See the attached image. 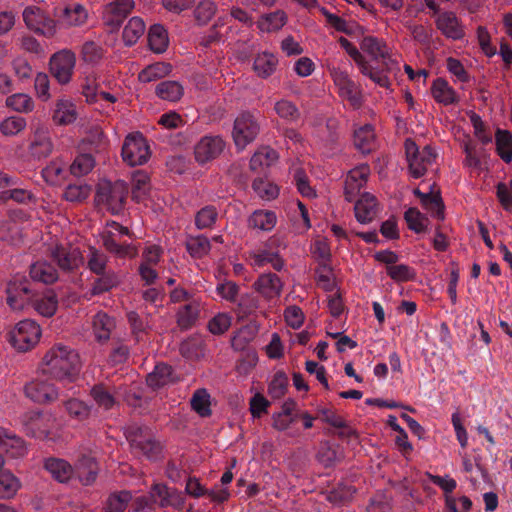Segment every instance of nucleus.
Instances as JSON below:
<instances>
[{
	"label": "nucleus",
	"mask_w": 512,
	"mask_h": 512,
	"mask_svg": "<svg viewBox=\"0 0 512 512\" xmlns=\"http://www.w3.org/2000/svg\"><path fill=\"white\" fill-rule=\"evenodd\" d=\"M81 359L72 347L57 343L50 347L38 364V371L60 382H73L81 370Z\"/></svg>",
	"instance_id": "1"
},
{
	"label": "nucleus",
	"mask_w": 512,
	"mask_h": 512,
	"mask_svg": "<svg viewBox=\"0 0 512 512\" xmlns=\"http://www.w3.org/2000/svg\"><path fill=\"white\" fill-rule=\"evenodd\" d=\"M42 335L39 324L34 320L19 321L8 333V341L19 352H27L34 348Z\"/></svg>",
	"instance_id": "2"
},
{
	"label": "nucleus",
	"mask_w": 512,
	"mask_h": 512,
	"mask_svg": "<svg viewBox=\"0 0 512 512\" xmlns=\"http://www.w3.org/2000/svg\"><path fill=\"white\" fill-rule=\"evenodd\" d=\"M128 187L122 180L114 183L102 181L98 185L96 193V202L103 205L112 214H118L124 206Z\"/></svg>",
	"instance_id": "3"
},
{
	"label": "nucleus",
	"mask_w": 512,
	"mask_h": 512,
	"mask_svg": "<svg viewBox=\"0 0 512 512\" xmlns=\"http://www.w3.org/2000/svg\"><path fill=\"white\" fill-rule=\"evenodd\" d=\"M405 150L409 172L413 178L422 177L435 163L437 157V153L431 146L426 145L419 150L412 140H406Z\"/></svg>",
	"instance_id": "4"
},
{
	"label": "nucleus",
	"mask_w": 512,
	"mask_h": 512,
	"mask_svg": "<svg viewBox=\"0 0 512 512\" xmlns=\"http://www.w3.org/2000/svg\"><path fill=\"white\" fill-rule=\"evenodd\" d=\"M129 235L128 228L115 221L107 222L106 227L101 232L102 245L107 251L120 258L134 257L137 249L130 244H120L121 236Z\"/></svg>",
	"instance_id": "5"
},
{
	"label": "nucleus",
	"mask_w": 512,
	"mask_h": 512,
	"mask_svg": "<svg viewBox=\"0 0 512 512\" xmlns=\"http://www.w3.org/2000/svg\"><path fill=\"white\" fill-rule=\"evenodd\" d=\"M260 132L257 117L250 112L240 113L234 120L232 138L238 150H244Z\"/></svg>",
	"instance_id": "6"
},
{
	"label": "nucleus",
	"mask_w": 512,
	"mask_h": 512,
	"mask_svg": "<svg viewBox=\"0 0 512 512\" xmlns=\"http://www.w3.org/2000/svg\"><path fill=\"white\" fill-rule=\"evenodd\" d=\"M360 48L372 59L381 61L383 66L381 71L386 76L387 73H392L399 70V61L397 57L392 54L390 48L382 40L373 36H366L362 39Z\"/></svg>",
	"instance_id": "7"
},
{
	"label": "nucleus",
	"mask_w": 512,
	"mask_h": 512,
	"mask_svg": "<svg viewBox=\"0 0 512 512\" xmlns=\"http://www.w3.org/2000/svg\"><path fill=\"white\" fill-rule=\"evenodd\" d=\"M339 43L341 47L347 52V54L357 64L360 72L369 77L375 84L380 87L388 88L390 86V80L382 71L374 68L370 62L363 56V54L350 43L346 38L340 37Z\"/></svg>",
	"instance_id": "8"
},
{
	"label": "nucleus",
	"mask_w": 512,
	"mask_h": 512,
	"mask_svg": "<svg viewBox=\"0 0 512 512\" xmlns=\"http://www.w3.org/2000/svg\"><path fill=\"white\" fill-rule=\"evenodd\" d=\"M49 253L63 271H73L84 263V257L78 247L66 242H56L49 245Z\"/></svg>",
	"instance_id": "9"
},
{
	"label": "nucleus",
	"mask_w": 512,
	"mask_h": 512,
	"mask_svg": "<svg viewBox=\"0 0 512 512\" xmlns=\"http://www.w3.org/2000/svg\"><path fill=\"white\" fill-rule=\"evenodd\" d=\"M122 158L130 166L145 164L150 157L149 146L139 132L129 134L122 146Z\"/></svg>",
	"instance_id": "10"
},
{
	"label": "nucleus",
	"mask_w": 512,
	"mask_h": 512,
	"mask_svg": "<svg viewBox=\"0 0 512 512\" xmlns=\"http://www.w3.org/2000/svg\"><path fill=\"white\" fill-rule=\"evenodd\" d=\"M50 72L61 85L68 84L73 76L76 55L69 49H62L54 53L50 58Z\"/></svg>",
	"instance_id": "11"
},
{
	"label": "nucleus",
	"mask_w": 512,
	"mask_h": 512,
	"mask_svg": "<svg viewBox=\"0 0 512 512\" xmlns=\"http://www.w3.org/2000/svg\"><path fill=\"white\" fill-rule=\"evenodd\" d=\"M22 16L26 26L35 33L46 37H52L57 33L56 21L37 6H27Z\"/></svg>",
	"instance_id": "12"
},
{
	"label": "nucleus",
	"mask_w": 512,
	"mask_h": 512,
	"mask_svg": "<svg viewBox=\"0 0 512 512\" xmlns=\"http://www.w3.org/2000/svg\"><path fill=\"white\" fill-rule=\"evenodd\" d=\"M126 437L133 449L138 450L149 459H156L161 453L160 445L152 439L146 428L129 427Z\"/></svg>",
	"instance_id": "13"
},
{
	"label": "nucleus",
	"mask_w": 512,
	"mask_h": 512,
	"mask_svg": "<svg viewBox=\"0 0 512 512\" xmlns=\"http://www.w3.org/2000/svg\"><path fill=\"white\" fill-rule=\"evenodd\" d=\"M27 398L37 404H50L59 397V389L48 380L34 379L24 386Z\"/></svg>",
	"instance_id": "14"
},
{
	"label": "nucleus",
	"mask_w": 512,
	"mask_h": 512,
	"mask_svg": "<svg viewBox=\"0 0 512 512\" xmlns=\"http://www.w3.org/2000/svg\"><path fill=\"white\" fill-rule=\"evenodd\" d=\"M329 72L338 89L339 96L348 100L354 107H358L361 103V93L347 72L336 66L330 67Z\"/></svg>",
	"instance_id": "15"
},
{
	"label": "nucleus",
	"mask_w": 512,
	"mask_h": 512,
	"mask_svg": "<svg viewBox=\"0 0 512 512\" xmlns=\"http://www.w3.org/2000/svg\"><path fill=\"white\" fill-rule=\"evenodd\" d=\"M7 304L14 311H21L31 304L33 292L29 289L27 281L12 280L7 286Z\"/></svg>",
	"instance_id": "16"
},
{
	"label": "nucleus",
	"mask_w": 512,
	"mask_h": 512,
	"mask_svg": "<svg viewBox=\"0 0 512 512\" xmlns=\"http://www.w3.org/2000/svg\"><path fill=\"white\" fill-rule=\"evenodd\" d=\"M225 148V142L220 136H203L195 145L194 154L198 163L204 164L219 156Z\"/></svg>",
	"instance_id": "17"
},
{
	"label": "nucleus",
	"mask_w": 512,
	"mask_h": 512,
	"mask_svg": "<svg viewBox=\"0 0 512 512\" xmlns=\"http://www.w3.org/2000/svg\"><path fill=\"white\" fill-rule=\"evenodd\" d=\"M52 420L51 415H45L40 411H30L22 417L27 434L40 439L48 437Z\"/></svg>",
	"instance_id": "18"
},
{
	"label": "nucleus",
	"mask_w": 512,
	"mask_h": 512,
	"mask_svg": "<svg viewBox=\"0 0 512 512\" xmlns=\"http://www.w3.org/2000/svg\"><path fill=\"white\" fill-rule=\"evenodd\" d=\"M52 150L53 143L48 128L43 125H39L33 130V134L28 145V152L30 156L35 159H41L49 156Z\"/></svg>",
	"instance_id": "19"
},
{
	"label": "nucleus",
	"mask_w": 512,
	"mask_h": 512,
	"mask_svg": "<svg viewBox=\"0 0 512 512\" xmlns=\"http://www.w3.org/2000/svg\"><path fill=\"white\" fill-rule=\"evenodd\" d=\"M150 495L161 507H172L176 510H181L185 504V497L182 492L163 484L154 485Z\"/></svg>",
	"instance_id": "20"
},
{
	"label": "nucleus",
	"mask_w": 512,
	"mask_h": 512,
	"mask_svg": "<svg viewBox=\"0 0 512 512\" xmlns=\"http://www.w3.org/2000/svg\"><path fill=\"white\" fill-rule=\"evenodd\" d=\"M88 20L86 8L78 3H72L63 8L57 15V28L81 27Z\"/></svg>",
	"instance_id": "21"
},
{
	"label": "nucleus",
	"mask_w": 512,
	"mask_h": 512,
	"mask_svg": "<svg viewBox=\"0 0 512 512\" xmlns=\"http://www.w3.org/2000/svg\"><path fill=\"white\" fill-rule=\"evenodd\" d=\"M370 168L366 164L357 166L349 171L345 179V196L348 201H353L367 183Z\"/></svg>",
	"instance_id": "22"
},
{
	"label": "nucleus",
	"mask_w": 512,
	"mask_h": 512,
	"mask_svg": "<svg viewBox=\"0 0 512 512\" xmlns=\"http://www.w3.org/2000/svg\"><path fill=\"white\" fill-rule=\"evenodd\" d=\"M133 7V0H115L105 5L103 8V20L105 24L112 28L119 27Z\"/></svg>",
	"instance_id": "23"
},
{
	"label": "nucleus",
	"mask_w": 512,
	"mask_h": 512,
	"mask_svg": "<svg viewBox=\"0 0 512 512\" xmlns=\"http://www.w3.org/2000/svg\"><path fill=\"white\" fill-rule=\"evenodd\" d=\"M435 23L441 33L449 39L460 40L465 35L464 26L453 12L439 13Z\"/></svg>",
	"instance_id": "24"
},
{
	"label": "nucleus",
	"mask_w": 512,
	"mask_h": 512,
	"mask_svg": "<svg viewBox=\"0 0 512 512\" xmlns=\"http://www.w3.org/2000/svg\"><path fill=\"white\" fill-rule=\"evenodd\" d=\"M254 288L264 299L274 300L280 297L283 282L276 274L264 273L258 277Z\"/></svg>",
	"instance_id": "25"
},
{
	"label": "nucleus",
	"mask_w": 512,
	"mask_h": 512,
	"mask_svg": "<svg viewBox=\"0 0 512 512\" xmlns=\"http://www.w3.org/2000/svg\"><path fill=\"white\" fill-rule=\"evenodd\" d=\"M0 450L11 458H21L27 453V446L23 439L11 431L0 427Z\"/></svg>",
	"instance_id": "26"
},
{
	"label": "nucleus",
	"mask_w": 512,
	"mask_h": 512,
	"mask_svg": "<svg viewBox=\"0 0 512 512\" xmlns=\"http://www.w3.org/2000/svg\"><path fill=\"white\" fill-rule=\"evenodd\" d=\"M354 211L358 222L362 224L372 222L377 215L376 198L369 193L362 194L355 203Z\"/></svg>",
	"instance_id": "27"
},
{
	"label": "nucleus",
	"mask_w": 512,
	"mask_h": 512,
	"mask_svg": "<svg viewBox=\"0 0 512 512\" xmlns=\"http://www.w3.org/2000/svg\"><path fill=\"white\" fill-rule=\"evenodd\" d=\"M31 304L35 311L44 317L53 316L58 308V298L52 290L33 294Z\"/></svg>",
	"instance_id": "28"
},
{
	"label": "nucleus",
	"mask_w": 512,
	"mask_h": 512,
	"mask_svg": "<svg viewBox=\"0 0 512 512\" xmlns=\"http://www.w3.org/2000/svg\"><path fill=\"white\" fill-rule=\"evenodd\" d=\"M431 94L437 103L448 106L458 102L456 91L443 78H437L431 85Z\"/></svg>",
	"instance_id": "29"
},
{
	"label": "nucleus",
	"mask_w": 512,
	"mask_h": 512,
	"mask_svg": "<svg viewBox=\"0 0 512 512\" xmlns=\"http://www.w3.org/2000/svg\"><path fill=\"white\" fill-rule=\"evenodd\" d=\"M278 57L268 51L257 53L253 61V70L257 76L268 78L278 67Z\"/></svg>",
	"instance_id": "30"
},
{
	"label": "nucleus",
	"mask_w": 512,
	"mask_h": 512,
	"mask_svg": "<svg viewBox=\"0 0 512 512\" xmlns=\"http://www.w3.org/2000/svg\"><path fill=\"white\" fill-rule=\"evenodd\" d=\"M52 119L58 125L73 123L77 119L75 103L70 99H59L55 104Z\"/></svg>",
	"instance_id": "31"
},
{
	"label": "nucleus",
	"mask_w": 512,
	"mask_h": 512,
	"mask_svg": "<svg viewBox=\"0 0 512 512\" xmlns=\"http://www.w3.org/2000/svg\"><path fill=\"white\" fill-rule=\"evenodd\" d=\"M30 277L33 281L44 284H52L58 279V272L53 265L45 260H39L31 264Z\"/></svg>",
	"instance_id": "32"
},
{
	"label": "nucleus",
	"mask_w": 512,
	"mask_h": 512,
	"mask_svg": "<svg viewBox=\"0 0 512 512\" xmlns=\"http://www.w3.org/2000/svg\"><path fill=\"white\" fill-rule=\"evenodd\" d=\"M45 469L59 482L69 481L75 474V469L64 459L49 458L45 461Z\"/></svg>",
	"instance_id": "33"
},
{
	"label": "nucleus",
	"mask_w": 512,
	"mask_h": 512,
	"mask_svg": "<svg viewBox=\"0 0 512 512\" xmlns=\"http://www.w3.org/2000/svg\"><path fill=\"white\" fill-rule=\"evenodd\" d=\"M276 223L277 215L271 210H256L248 218V226L260 231H271Z\"/></svg>",
	"instance_id": "34"
},
{
	"label": "nucleus",
	"mask_w": 512,
	"mask_h": 512,
	"mask_svg": "<svg viewBox=\"0 0 512 512\" xmlns=\"http://www.w3.org/2000/svg\"><path fill=\"white\" fill-rule=\"evenodd\" d=\"M92 327L95 339L98 342H105L110 338L115 322L106 313L99 312L93 317Z\"/></svg>",
	"instance_id": "35"
},
{
	"label": "nucleus",
	"mask_w": 512,
	"mask_h": 512,
	"mask_svg": "<svg viewBox=\"0 0 512 512\" xmlns=\"http://www.w3.org/2000/svg\"><path fill=\"white\" fill-rule=\"evenodd\" d=\"M354 145L362 153H369L374 149L375 132L370 124H365L355 129Z\"/></svg>",
	"instance_id": "36"
},
{
	"label": "nucleus",
	"mask_w": 512,
	"mask_h": 512,
	"mask_svg": "<svg viewBox=\"0 0 512 512\" xmlns=\"http://www.w3.org/2000/svg\"><path fill=\"white\" fill-rule=\"evenodd\" d=\"M414 194L420 198L421 204L431 216L443 219V202L439 193L430 190L427 193L421 192L419 189L414 190Z\"/></svg>",
	"instance_id": "37"
},
{
	"label": "nucleus",
	"mask_w": 512,
	"mask_h": 512,
	"mask_svg": "<svg viewBox=\"0 0 512 512\" xmlns=\"http://www.w3.org/2000/svg\"><path fill=\"white\" fill-rule=\"evenodd\" d=\"M100 84L97 75L94 72H87L80 77V93L85 98L86 103L97 105V93Z\"/></svg>",
	"instance_id": "38"
},
{
	"label": "nucleus",
	"mask_w": 512,
	"mask_h": 512,
	"mask_svg": "<svg viewBox=\"0 0 512 512\" xmlns=\"http://www.w3.org/2000/svg\"><path fill=\"white\" fill-rule=\"evenodd\" d=\"M66 175V163L60 158L52 160L42 170L43 179L50 185L61 184L65 180Z\"/></svg>",
	"instance_id": "39"
},
{
	"label": "nucleus",
	"mask_w": 512,
	"mask_h": 512,
	"mask_svg": "<svg viewBox=\"0 0 512 512\" xmlns=\"http://www.w3.org/2000/svg\"><path fill=\"white\" fill-rule=\"evenodd\" d=\"M148 43L153 52L158 54L165 52L169 44L166 29L160 24L151 26L148 32Z\"/></svg>",
	"instance_id": "40"
},
{
	"label": "nucleus",
	"mask_w": 512,
	"mask_h": 512,
	"mask_svg": "<svg viewBox=\"0 0 512 512\" xmlns=\"http://www.w3.org/2000/svg\"><path fill=\"white\" fill-rule=\"evenodd\" d=\"M278 160V153L270 147L259 148L251 157L250 168L253 171H260L271 166Z\"/></svg>",
	"instance_id": "41"
},
{
	"label": "nucleus",
	"mask_w": 512,
	"mask_h": 512,
	"mask_svg": "<svg viewBox=\"0 0 512 512\" xmlns=\"http://www.w3.org/2000/svg\"><path fill=\"white\" fill-rule=\"evenodd\" d=\"M173 381L172 369L166 364H158L154 370L148 374L146 382L151 388L157 389Z\"/></svg>",
	"instance_id": "42"
},
{
	"label": "nucleus",
	"mask_w": 512,
	"mask_h": 512,
	"mask_svg": "<svg viewBox=\"0 0 512 512\" xmlns=\"http://www.w3.org/2000/svg\"><path fill=\"white\" fill-rule=\"evenodd\" d=\"M287 21V16L284 11H275L263 15L257 22L258 28L262 32H274L280 30Z\"/></svg>",
	"instance_id": "43"
},
{
	"label": "nucleus",
	"mask_w": 512,
	"mask_h": 512,
	"mask_svg": "<svg viewBox=\"0 0 512 512\" xmlns=\"http://www.w3.org/2000/svg\"><path fill=\"white\" fill-rule=\"evenodd\" d=\"M132 197L136 201L144 200L150 191V178L142 170H137L132 175Z\"/></svg>",
	"instance_id": "44"
},
{
	"label": "nucleus",
	"mask_w": 512,
	"mask_h": 512,
	"mask_svg": "<svg viewBox=\"0 0 512 512\" xmlns=\"http://www.w3.org/2000/svg\"><path fill=\"white\" fill-rule=\"evenodd\" d=\"M191 407L200 417H208L211 415V396L204 389H197L191 398Z\"/></svg>",
	"instance_id": "45"
},
{
	"label": "nucleus",
	"mask_w": 512,
	"mask_h": 512,
	"mask_svg": "<svg viewBox=\"0 0 512 512\" xmlns=\"http://www.w3.org/2000/svg\"><path fill=\"white\" fill-rule=\"evenodd\" d=\"M21 487L20 480L9 471L0 472V498L10 499Z\"/></svg>",
	"instance_id": "46"
},
{
	"label": "nucleus",
	"mask_w": 512,
	"mask_h": 512,
	"mask_svg": "<svg viewBox=\"0 0 512 512\" xmlns=\"http://www.w3.org/2000/svg\"><path fill=\"white\" fill-rule=\"evenodd\" d=\"M184 89L177 81H163L156 87V94L163 100L175 102L183 96Z\"/></svg>",
	"instance_id": "47"
},
{
	"label": "nucleus",
	"mask_w": 512,
	"mask_h": 512,
	"mask_svg": "<svg viewBox=\"0 0 512 512\" xmlns=\"http://www.w3.org/2000/svg\"><path fill=\"white\" fill-rule=\"evenodd\" d=\"M145 23L139 17H132L123 30V40L126 45L131 46L135 44L138 39L144 34Z\"/></svg>",
	"instance_id": "48"
},
{
	"label": "nucleus",
	"mask_w": 512,
	"mask_h": 512,
	"mask_svg": "<svg viewBox=\"0 0 512 512\" xmlns=\"http://www.w3.org/2000/svg\"><path fill=\"white\" fill-rule=\"evenodd\" d=\"M252 186L255 193L265 201L276 199L280 193V187L268 179H255Z\"/></svg>",
	"instance_id": "49"
},
{
	"label": "nucleus",
	"mask_w": 512,
	"mask_h": 512,
	"mask_svg": "<svg viewBox=\"0 0 512 512\" xmlns=\"http://www.w3.org/2000/svg\"><path fill=\"white\" fill-rule=\"evenodd\" d=\"M169 72L170 66L168 64L157 62L144 68L139 73L138 78L143 83H149L165 77Z\"/></svg>",
	"instance_id": "50"
},
{
	"label": "nucleus",
	"mask_w": 512,
	"mask_h": 512,
	"mask_svg": "<svg viewBox=\"0 0 512 512\" xmlns=\"http://www.w3.org/2000/svg\"><path fill=\"white\" fill-rule=\"evenodd\" d=\"M496 148L501 159L507 163L512 160V134L506 130H497Z\"/></svg>",
	"instance_id": "51"
},
{
	"label": "nucleus",
	"mask_w": 512,
	"mask_h": 512,
	"mask_svg": "<svg viewBox=\"0 0 512 512\" xmlns=\"http://www.w3.org/2000/svg\"><path fill=\"white\" fill-rule=\"evenodd\" d=\"M6 106L19 113H28L34 109V102L28 94L16 93L7 97Z\"/></svg>",
	"instance_id": "52"
},
{
	"label": "nucleus",
	"mask_w": 512,
	"mask_h": 512,
	"mask_svg": "<svg viewBox=\"0 0 512 512\" xmlns=\"http://www.w3.org/2000/svg\"><path fill=\"white\" fill-rule=\"evenodd\" d=\"M27 126L25 118L20 116H9L0 122V132L7 137L16 136Z\"/></svg>",
	"instance_id": "53"
},
{
	"label": "nucleus",
	"mask_w": 512,
	"mask_h": 512,
	"mask_svg": "<svg viewBox=\"0 0 512 512\" xmlns=\"http://www.w3.org/2000/svg\"><path fill=\"white\" fill-rule=\"evenodd\" d=\"M274 110L280 118L289 123L297 121L300 117L297 106L287 99L278 100L275 103Z\"/></svg>",
	"instance_id": "54"
},
{
	"label": "nucleus",
	"mask_w": 512,
	"mask_h": 512,
	"mask_svg": "<svg viewBox=\"0 0 512 512\" xmlns=\"http://www.w3.org/2000/svg\"><path fill=\"white\" fill-rule=\"evenodd\" d=\"M107 262L108 257L105 253L96 249L95 247L89 248L87 266L91 272L97 275L104 274Z\"/></svg>",
	"instance_id": "55"
},
{
	"label": "nucleus",
	"mask_w": 512,
	"mask_h": 512,
	"mask_svg": "<svg viewBox=\"0 0 512 512\" xmlns=\"http://www.w3.org/2000/svg\"><path fill=\"white\" fill-rule=\"evenodd\" d=\"M91 193V187L85 183L70 184L66 187L63 197L69 202H82L86 200Z\"/></svg>",
	"instance_id": "56"
},
{
	"label": "nucleus",
	"mask_w": 512,
	"mask_h": 512,
	"mask_svg": "<svg viewBox=\"0 0 512 512\" xmlns=\"http://www.w3.org/2000/svg\"><path fill=\"white\" fill-rule=\"evenodd\" d=\"M186 248L189 254L194 258H202L211 248L210 241L205 236H196L188 239Z\"/></svg>",
	"instance_id": "57"
},
{
	"label": "nucleus",
	"mask_w": 512,
	"mask_h": 512,
	"mask_svg": "<svg viewBox=\"0 0 512 512\" xmlns=\"http://www.w3.org/2000/svg\"><path fill=\"white\" fill-rule=\"evenodd\" d=\"M119 282V277L114 272L101 274V277L95 280L91 288V293L92 295L102 294L117 286Z\"/></svg>",
	"instance_id": "58"
},
{
	"label": "nucleus",
	"mask_w": 512,
	"mask_h": 512,
	"mask_svg": "<svg viewBox=\"0 0 512 512\" xmlns=\"http://www.w3.org/2000/svg\"><path fill=\"white\" fill-rule=\"evenodd\" d=\"M121 94V88L117 85L111 87L109 91L99 89L97 93V105H101L103 107V112L108 114L113 111L111 104L116 103L120 99Z\"/></svg>",
	"instance_id": "59"
},
{
	"label": "nucleus",
	"mask_w": 512,
	"mask_h": 512,
	"mask_svg": "<svg viewBox=\"0 0 512 512\" xmlns=\"http://www.w3.org/2000/svg\"><path fill=\"white\" fill-rule=\"evenodd\" d=\"M387 275L396 282H407L416 276L414 269L406 264H396L386 267Z\"/></svg>",
	"instance_id": "60"
},
{
	"label": "nucleus",
	"mask_w": 512,
	"mask_h": 512,
	"mask_svg": "<svg viewBox=\"0 0 512 512\" xmlns=\"http://www.w3.org/2000/svg\"><path fill=\"white\" fill-rule=\"evenodd\" d=\"M330 26L335 30L350 36H358L363 33L362 27L354 21H347L338 15L330 16Z\"/></svg>",
	"instance_id": "61"
},
{
	"label": "nucleus",
	"mask_w": 512,
	"mask_h": 512,
	"mask_svg": "<svg viewBox=\"0 0 512 512\" xmlns=\"http://www.w3.org/2000/svg\"><path fill=\"white\" fill-rule=\"evenodd\" d=\"M104 56V49L94 41H86L81 48V58L90 64L98 63Z\"/></svg>",
	"instance_id": "62"
},
{
	"label": "nucleus",
	"mask_w": 512,
	"mask_h": 512,
	"mask_svg": "<svg viewBox=\"0 0 512 512\" xmlns=\"http://www.w3.org/2000/svg\"><path fill=\"white\" fill-rule=\"evenodd\" d=\"M94 165L95 161L90 154H81L74 159L70 166V172L74 176L80 177L88 174Z\"/></svg>",
	"instance_id": "63"
},
{
	"label": "nucleus",
	"mask_w": 512,
	"mask_h": 512,
	"mask_svg": "<svg viewBox=\"0 0 512 512\" xmlns=\"http://www.w3.org/2000/svg\"><path fill=\"white\" fill-rule=\"evenodd\" d=\"M131 500L132 495L128 491L112 494L107 501L106 512H123Z\"/></svg>",
	"instance_id": "64"
}]
</instances>
